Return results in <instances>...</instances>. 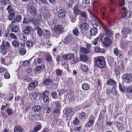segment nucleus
<instances>
[{"label":"nucleus","instance_id":"54","mask_svg":"<svg viewBox=\"0 0 132 132\" xmlns=\"http://www.w3.org/2000/svg\"><path fill=\"white\" fill-rule=\"evenodd\" d=\"M20 38L22 40L24 41L27 40V38L26 36L23 34H22L20 35Z\"/></svg>","mask_w":132,"mask_h":132},{"label":"nucleus","instance_id":"47","mask_svg":"<svg viewBox=\"0 0 132 132\" xmlns=\"http://www.w3.org/2000/svg\"><path fill=\"white\" fill-rule=\"evenodd\" d=\"M15 17V15L9 14L8 16V18L10 20H13Z\"/></svg>","mask_w":132,"mask_h":132},{"label":"nucleus","instance_id":"48","mask_svg":"<svg viewBox=\"0 0 132 132\" xmlns=\"http://www.w3.org/2000/svg\"><path fill=\"white\" fill-rule=\"evenodd\" d=\"M119 90L120 92L122 93L124 92V89L123 88L122 86L120 83H119Z\"/></svg>","mask_w":132,"mask_h":132},{"label":"nucleus","instance_id":"4","mask_svg":"<svg viewBox=\"0 0 132 132\" xmlns=\"http://www.w3.org/2000/svg\"><path fill=\"white\" fill-rule=\"evenodd\" d=\"M99 24L100 28H102L105 31V35L107 36L111 37L113 34V32L110 30H107L106 27L104 26L101 21H99Z\"/></svg>","mask_w":132,"mask_h":132},{"label":"nucleus","instance_id":"38","mask_svg":"<svg viewBox=\"0 0 132 132\" xmlns=\"http://www.w3.org/2000/svg\"><path fill=\"white\" fill-rule=\"evenodd\" d=\"M12 44L15 48L18 47L19 46V42L16 40H13L12 42Z\"/></svg>","mask_w":132,"mask_h":132},{"label":"nucleus","instance_id":"1","mask_svg":"<svg viewBox=\"0 0 132 132\" xmlns=\"http://www.w3.org/2000/svg\"><path fill=\"white\" fill-rule=\"evenodd\" d=\"M94 62L98 67L101 68H104L106 65L104 58L102 56L95 57L94 59Z\"/></svg>","mask_w":132,"mask_h":132},{"label":"nucleus","instance_id":"8","mask_svg":"<svg viewBox=\"0 0 132 132\" xmlns=\"http://www.w3.org/2000/svg\"><path fill=\"white\" fill-rule=\"evenodd\" d=\"M123 80L126 82L130 83L132 81V75L125 74L123 76Z\"/></svg>","mask_w":132,"mask_h":132},{"label":"nucleus","instance_id":"31","mask_svg":"<svg viewBox=\"0 0 132 132\" xmlns=\"http://www.w3.org/2000/svg\"><path fill=\"white\" fill-rule=\"evenodd\" d=\"M45 57L46 60L48 62H50L52 61V57L50 54H46L45 55Z\"/></svg>","mask_w":132,"mask_h":132},{"label":"nucleus","instance_id":"25","mask_svg":"<svg viewBox=\"0 0 132 132\" xmlns=\"http://www.w3.org/2000/svg\"><path fill=\"white\" fill-rule=\"evenodd\" d=\"M39 123L40 125L38 124L35 126L33 130H30L31 132H37L38 131L41 129L42 126L40 125L41 124L40 123Z\"/></svg>","mask_w":132,"mask_h":132},{"label":"nucleus","instance_id":"24","mask_svg":"<svg viewBox=\"0 0 132 132\" xmlns=\"http://www.w3.org/2000/svg\"><path fill=\"white\" fill-rule=\"evenodd\" d=\"M31 29L30 27H26L25 28L24 30L23 31V32L26 35H29L31 33Z\"/></svg>","mask_w":132,"mask_h":132},{"label":"nucleus","instance_id":"12","mask_svg":"<svg viewBox=\"0 0 132 132\" xmlns=\"http://www.w3.org/2000/svg\"><path fill=\"white\" fill-rule=\"evenodd\" d=\"M97 26V25L96 23L94 24V27L92 28L90 31L91 35L94 36L96 35L97 33V30L96 28Z\"/></svg>","mask_w":132,"mask_h":132},{"label":"nucleus","instance_id":"56","mask_svg":"<svg viewBox=\"0 0 132 132\" xmlns=\"http://www.w3.org/2000/svg\"><path fill=\"white\" fill-rule=\"evenodd\" d=\"M15 19L17 22H20L22 19L21 16L19 15H18L16 16Z\"/></svg>","mask_w":132,"mask_h":132},{"label":"nucleus","instance_id":"22","mask_svg":"<svg viewBox=\"0 0 132 132\" xmlns=\"http://www.w3.org/2000/svg\"><path fill=\"white\" fill-rule=\"evenodd\" d=\"M44 68V67L43 65H41L40 66H37L36 67V72L37 73H39L41 72Z\"/></svg>","mask_w":132,"mask_h":132},{"label":"nucleus","instance_id":"37","mask_svg":"<svg viewBox=\"0 0 132 132\" xmlns=\"http://www.w3.org/2000/svg\"><path fill=\"white\" fill-rule=\"evenodd\" d=\"M82 87L84 90H87L89 88V86L88 84L86 83L83 84L82 86Z\"/></svg>","mask_w":132,"mask_h":132},{"label":"nucleus","instance_id":"57","mask_svg":"<svg viewBox=\"0 0 132 132\" xmlns=\"http://www.w3.org/2000/svg\"><path fill=\"white\" fill-rule=\"evenodd\" d=\"M24 80L28 82H31L32 81V78L30 77L27 76L25 77V78L24 79Z\"/></svg>","mask_w":132,"mask_h":132},{"label":"nucleus","instance_id":"50","mask_svg":"<svg viewBox=\"0 0 132 132\" xmlns=\"http://www.w3.org/2000/svg\"><path fill=\"white\" fill-rule=\"evenodd\" d=\"M56 108H59L61 106L60 102V101H56L54 102Z\"/></svg>","mask_w":132,"mask_h":132},{"label":"nucleus","instance_id":"14","mask_svg":"<svg viewBox=\"0 0 132 132\" xmlns=\"http://www.w3.org/2000/svg\"><path fill=\"white\" fill-rule=\"evenodd\" d=\"M66 14V12L63 9L60 10L57 13L58 16L60 18L64 17Z\"/></svg>","mask_w":132,"mask_h":132},{"label":"nucleus","instance_id":"52","mask_svg":"<svg viewBox=\"0 0 132 132\" xmlns=\"http://www.w3.org/2000/svg\"><path fill=\"white\" fill-rule=\"evenodd\" d=\"M70 17L71 19L72 22H74L76 20V18L74 15H71L70 16Z\"/></svg>","mask_w":132,"mask_h":132},{"label":"nucleus","instance_id":"3","mask_svg":"<svg viewBox=\"0 0 132 132\" xmlns=\"http://www.w3.org/2000/svg\"><path fill=\"white\" fill-rule=\"evenodd\" d=\"M121 13H123L122 18L125 20H129V18L130 17L131 12L130 11H128L126 8L123 7L121 9Z\"/></svg>","mask_w":132,"mask_h":132},{"label":"nucleus","instance_id":"6","mask_svg":"<svg viewBox=\"0 0 132 132\" xmlns=\"http://www.w3.org/2000/svg\"><path fill=\"white\" fill-rule=\"evenodd\" d=\"M28 13L32 16H36L37 15L38 11L37 9L33 6H29L28 9Z\"/></svg>","mask_w":132,"mask_h":132},{"label":"nucleus","instance_id":"18","mask_svg":"<svg viewBox=\"0 0 132 132\" xmlns=\"http://www.w3.org/2000/svg\"><path fill=\"white\" fill-rule=\"evenodd\" d=\"M113 124L117 127V129L119 131H122L124 128V126L122 125L121 123L119 122L114 121Z\"/></svg>","mask_w":132,"mask_h":132},{"label":"nucleus","instance_id":"59","mask_svg":"<svg viewBox=\"0 0 132 132\" xmlns=\"http://www.w3.org/2000/svg\"><path fill=\"white\" fill-rule=\"evenodd\" d=\"M79 15H80L81 16L84 17L85 18H86L87 17L86 13L83 11H81Z\"/></svg>","mask_w":132,"mask_h":132},{"label":"nucleus","instance_id":"39","mask_svg":"<svg viewBox=\"0 0 132 132\" xmlns=\"http://www.w3.org/2000/svg\"><path fill=\"white\" fill-rule=\"evenodd\" d=\"M81 68L84 72H86L88 70V66L86 65H83L81 67Z\"/></svg>","mask_w":132,"mask_h":132},{"label":"nucleus","instance_id":"40","mask_svg":"<svg viewBox=\"0 0 132 132\" xmlns=\"http://www.w3.org/2000/svg\"><path fill=\"white\" fill-rule=\"evenodd\" d=\"M86 113L84 112H82L79 114V118L81 119H84L86 117Z\"/></svg>","mask_w":132,"mask_h":132},{"label":"nucleus","instance_id":"36","mask_svg":"<svg viewBox=\"0 0 132 132\" xmlns=\"http://www.w3.org/2000/svg\"><path fill=\"white\" fill-rule=\"evenodd\" d=\"M26 51L23 48H21L18 50L19 53L21 55H23L25 54Z\"/></svg>","mask_w":132,"mask_h":132},{"label":"nucleus","instance_id":"64","mask_svg":"<svg viewBox=\"0 0 132 132\" xmlns=\"http://www.w3.org/2000/svg\"><path fill=\"white\" fill-rule=\"evenodd\" d=\"M30 106H28L27 107H26L25 109V112H27L29 114H31V112H29V111L30 110Z\"/></svg>","mask_w":132,"mask_h":132},{"label":"nucleus","instance_id":"19","mask_svg":"<svg viewBox=\"0 0 132 132\" xmlns=\"http://www.w3.org/2000/svg\"><path fill=\"white\" fill-rule=\"evenodd\" d=\"M79 50L80 52L84 54H88L90 52L89 49L85 47H81Z\"/></svg>","mask_w":132,"mask_h":132},{"label":"nucleus","instance_id":"20","mask_svg":"<svg viewBox=\"0 0 132 132\" xmlns=\"http://www.w3.org/2000/svg\"><path fill=\"white\" fill-rule=\"evenodd\" d=\"M72 39V38L71 36L69 35L67 36L63 41L65 44H68L70 43Z\"/></svg>","mask_w":132,"mask_h":132},{"label":"nucleus","instance_id":"15","mask_svg":"<svg viewBox=\"0 0 132 132\" xmlns=\"http://www.w3.org/2000/svg\"><path fill=\"white\" fill-rule=\"evenodd\" d=\"M131 30L128 27H124L121 31L122 34H131Z\"/></svg>","mask_w":132,"mask_h":132},{"label":"nucleus","instance_id":"33","mask_svg":"<svg viewBox=\"0 0 132 132\" xmlns=\"http://www.w3.org/2000/svg\"><path fill=\"white\" fill-rule=\"evenodd\" d=\"M116 82L114 80L112 79H110L108 80L106 83L107 85H114L116 84Z\"/></svg>","mask_w":132,"mask_h":132},{"label":"nucleus","instance_id":"32","mask_svg":"<svg viewBox=\"0 0 132 132\" xmlns=\"http://www.w3.org/2000/svg\"><path fill=\"white\" fill-rule=\"evenodd\" d=\"M11 31L14 32H16L19 30V27L17 25L13 26L11 28Z\"/></svg>","mask_w":132,"mask_h":132},{"label":"nucleus","instance_id":"46","mask_svg":"<svg viewBox=\"0 0 132 132\" xmlns=\"http://www.w3.org/2000/svg\"><path fill=\"white\" fill-rule=\"evenodd\" d=\"M51 95L53 98L54 99H56L58 97L57 94L55 92H52Z\"/></svg>","mask_w":132,"mask_h":132},{"label":"nucleus","instance_id":"26","mask_svg":"<svg viewBox=\"0 0 132 132\" xmlns=\"http://www.w3.org/2000/svg\"><path fill=\"white\" fill-rule=\"evenodd\" d=\"M35 29L37 30V33L40 36H42L43 35V32L41 28L38 25L35 26Z\"/></svg>","mask_w":132,"mask_h":132},{"label":"nucleus","instance_id":"41","mask_svg":"<svg viewBox=\"0 0 132 132\" xmlns=\"http://www.w3.org/2000/svg\"><path fill=\"white\" fill-rule=\"evenodd\" d=\"M30 22H31L34 25H36L37 23L38 20L36 18H33L30 20Z\"/></svg>","mask_w":132,"mask_h":132},{"label":"nucleus","instance_id":"60","mask_svg":"<svg viewBox=\"0 0 132 132\" xmlns=\"http://www.w3.org/2000/svg\"><path fill=\"white\" fill-rule=\"evenodd\" d=\"M6 112L9 116H10L12 114V111L11 109L9 108L6 110Z\"/></svg>","mask_w":132,"mask_h":132},{"label":"nucleus","instance_id":"10","mask_svg":"<svg viewBox=\"0 0 132 132\" xmlns=\"http://www.w3.org/2000/svg\"><path fill=\"white\" fill-rule=\"evenodd\" d=\"M63 27L61 25H55L53 29L54 31L56 33H61L63 31Z\"/></svg>","mask_w":132,"mask_h":132},{"label":"nucleus","instance_id":"63","mask_svg":"<svg viewBox=\"0 0 132 132\" xmlns=\"http://www.w3.org/2000/svg\"><path fill=\"white\" fill-rule=\"evenodd\" d=\"M119 67L120 69L122 71L125 68L124 64L123 63H121L119 65Z\"/></svg>","mask_w":132,"mask_h":132},{"label":"nucleus","instance_id":"49","mask_svg":"<svg viewBox=\"0 0 132 132\" xmlns=\"http://www.w3.org/2000/svg\"><path fill=\"white\" fill-rule=\"evenodd\" d=\"M27 46L28 47H31L33 46V43L32 42L30 41H27L26 43Z\"/></svg>","mask_w":132,"mask_h":132},{"label":"nucleus","instance_id":"23","mask_svg":"<svg viewBox=\"0 0 132 132\" xmlns=\"http://www.w3.org/2000/svg\"><path fill=\"white\" fill-rule=\"evenodd\" d=\"M42 107L38 105L34 106L32 108V110L35 112H39L42 109Z\"/></svg>","mask_w":132,"mask_h":132},{"label":"nucleus","instance_id":"58","mask_svg":"<svg viewBox=\"0 0 132 132\" xmlns=\"http://www.w3.org/2000/svg\"><path fill=\"white\" fill-rule=\"evenodd\" d=\"M30 22V20L24 17L23 21V22L24 23L27 24Z\"/></svg>","mask_w":132,"mask_h":132},{"label":"nucleus","instance_id":"13","mask_svg":"<svg viewBox=\"0 0 132 132\" xmlns=\"http://www.w3.org/2000/svg\"><path fill=\"white\" fill-rule=\"evenodd\" d=\"M79 28L81 30H87L89 28L88 24L86 23L83 22L79 25Z\"/></svg>","mask_w":132,"mask_h":132},{"label":"nucleus","instance_id":"30","mask_svg":"<svg viewBox=\"0 0 132 132\" xmlns=\"http://www.w3.org/2000/svg\"><path fill=\"white\" fill-rule=\"evenodd\" d=\"M44 35L46 38H49L51 36V34L50 31L47 30H44Z\"/></svg>","mask_w":132,"mask_h":132},{"label":"nucleus","instance_id":"27","mask_svg":"<svg viewBox=\"0 0 132 132\" xmlns=\"http://www.w3.org/2000/svg\"><path fill=\"white\" fill-rule=\"evenodd\" d=\"M89 0H83L81 6L84 7H86L89 6Z\"/></svg>","mask_w":132,"mask_h":132},{"label":"nucleus","instance_id":"29","mask_svg":"<svg viewBox=\"0 0 132 132\" xmlns=\"http://www.w3.org/2000/svg\"><path fill=\"white\" fill-rule=\"evenodd\" d=\"M43 109L44 110V112L47 113H49L51 111V108L47 105H45Z\"/></svg>","mask_w":132,"mask_h":132},{"label":"nucleus","instance_id":"7","mask_svg":"<svg viewBox=\"0 0 132 132\" xmlns=\"http://www.w3.org/2000/svg\"><path fill=\"white\" fill-rule=\"evenodd\" d=\"M72 111V109L70 107H69L65 108L63 110V112L66 117H69L73 115V113Z\"/></svg>","mask_w":132,"mask_h":132},{"label":"nucleus","instance_id":"45","mask_svg":"<svg viewBox=\"0 0 132 132\" xmlns=\"http://www.w3.org/2000/svg\"><path fill=\"white\" fill-rule=\"evenodd\" d=\"M31 95L32 96L31 99L34 100H35L37 96V94L36 93H32Z\"/></svg>","mask_w":132,"mask_h":132},{"label":"nucleus","instance_id":"2","mask_svg":"<svg viewBox=\"0 0 132 132\" xmlns=\"http://www.w3.org/2000/svg\"><path fill=\"white\" fill-rule=\"evenodd\" d=\"M11 46L7 41L3 42L2 44L0 46V52L3 55L6 54L9 52Z\"/></svg>","mask_w":132,"mask_h":132},{"label":"nucleus","instance_id":"35","mask_svg":"<svg viewBox=\"0 0 132 132\" xmlns=\"http://www.w3.org/2000/svg\"><path fill=\"white\" fill-rule=\"evenodd\" d=\"M52 80L50 79H47L45 80L43 82L44 84L46 85H49L52 82Z\"/></svg>","mask_w":132,"mask_h":132},{"label":"nucleus","instance_id":"28","mask_svg":"<svg viewBox=\"0 0 132 132\" xmlns=\"http://www.w3.org/2000/svg\"><path fill=\"white\" fill-rule=\"evenodd\" d=\"M80 61L84 62H86L88 60V57L85 55L81 54L80 56Z\"/></svg>","mask_w":132,"mask_h":132},{"label":"nucleus","instance_id":"34","mask_svg":"<svg viewBox=\"0 0 132 132\" xmlns=\"http://www.w3.org/2000/svg\"><path fill=\"white\" fill-rule=\"evenodd\" d=\"M14 132H22V129L20 127L16 126L14 127Z\"/></svg>","mask_w":132,"mask_h":132},{"label":"nucleus","instance_id":"42","mask_svg":"<svg viewBox=\"0 0 132 132\" xmlns=\"http://www.w3.org/2000/svg\"><path fill=\"white\" fill-rule=\"evenodd\" d=\"M3 35L4 36H5L7 37H8L9 36L8 34H9V31L8 30H3Z\"/></svg>","mask_w":132,"mask_h":132},{"label":"nucleus","instance_id":"21","mask_svg":"<svg viewBox=\"0 0 132 132\" xmlns=\"http://www.w3.org/2000/svg\"><path fill=\"white\" fill-rule=\"evenodd\" d=\"M73 13L74 14L76 15H79L81 11L79 9V7L77 5H75L73 9Z\"/></svg>","mask_w":132,"mask_h":132},{"label":"nucleus","instance_id":"62","mask_svg":"<svg viewBox=\"0 0 132 132\" xmlns=\"http://www.w3.org/2000/svg\"><path fill=\"white\" fill-rule=\"evenodd\" d=\"M127 91L129 93H132V85L130 86L127 88Z\"/></svg>","mask_w":132,"mask_h":132},{"label":"nucleus","instance_id":"61","mask_svg":"<svg viewBox=\"0 0 132 132\" xmlns=\"http://www.w3.org/2000/svg\"><path fill=\"white\" fill-rule=\"evenodd\" d=\"M4 77L5 79H9L10 77V76L9 74L7 72V71L5 72L4 74Z\"/></svg>","mask_w":132,"mask_h":132},{"label":"nucleus","instance_id":"17","mask_svg":"<svg viewBox=\"0 0 132 132\" xmlns=\"http://www.w3.org/2000/svg\"><path fill=\"white\" fill-rule=\"evenodd\" d=\"M111 43V40L108 37H105L103 42V44L106 47H108L110 45Z\"/></svg>","mask_w":132,"mask_h":132},{"label":"nucleus","instance_id":"44","mask_svg":"<svg viewBox=\"0 0 132 132\" xmlns=\"http://www.w3.org/2000/svg\"><path fill=\"white\" fill-rule=\"evenodd\" d=\"M62 71L59 69H57L56 70V73L57 76H60L62 75Z\"/></svg>","mask_w":132,"mask_h":132},{"label":"nucleus","instance_id":"5","mask_svg":"<svg viewBox=\"0 0 132 132\" xmlns=\"http://www.w3.org/2000/svg\"><path fill=\"white\" fill-rule=\"evenodd\" d=\"M49 92L48 90H46L42 93L40 94V97H42L44 102L46 103H48L49 99L48 96Z\"/></svg>","mask_w":132,"mask_h":132},{"label":"nucleus","instance_id":"11","mask_svg":"<svg viewBox=\"0 0 132 132\" xmlns=\"http://www.w3.org/2000/svg\"><path fill=\"white\" fill-rule=\"evenodd\" d=\"M108 14L106 13L105 9L102 7L101 9V15L102 18L104 19H107L108 18L107 16Z\"/></svg>","mask_w":132,"mask_h":132},{"label":"nucleus","instance_id":"53","mask_svg":"<svg viewBox=\"0 0 132 132\" xmlns=\"http://www.w3.org/2000/svg\"><path fill=\"white\" fill-rule=\"evenodd\" d=\"M68 58V59L70 60L73 58L74 56V54L72 53H69L67 54Z\"/></svg>","mask_w":132,"mask_h":132},{"label":"nucleus","instance_id":"9","mask_svg":"<svg viewBox=\"0 0 132 132\" xmlns=\"http://www.w3.org/2000/svg\"><path fill=\"white\" fill-rule=\"evenodd\" d=\"M89 121L85 125V127L86 128H87L89 127L92 126L94 122V116L91 115L88 119Z\"/></svg>","mask_w":132,"mask_h":132},{"label":"nucleus","instance_id":"51","mask_svg":"<svg viewBox=\"0 0 132 132\" xmlns=\"http://www.w3.org/2000/svg\"><path fill=\"white\" fill-rule=\"evenodd\" d=\"M79 122V120L77 117L75 118V120L73 121V123L75 125H77Z\"/></svg>","mask_w":132,"mask_h":132},{"label":"nucleus","instance_id":"55","mask_svg":"<svg viewBox=\"0 0 132 132\" xmlns=\"http://www.w3.org/2000/svg\"><path fill=\"white\" fill-rule=\"evenodd\" d=\"M73 32L74 35L77 36H78L79 35V31L78 29H75L73 30Z\"/></svg>","mask_w":132,"mask_h":132},{"label":"nucleus","instance_id":"16","mask_svg":"<svg viewBox=\"0 0 132 132\" xmlns=\"http://www.w3.org/2000/svg\"><path fill=\"white\" fill-rule=\"evenodd\" d=\"M37 85V82L36 81H34L29 84L28 89L30 90H32Z\"/></svg>","mask_w":132,"mask_h":132},{"label":"nucleus","instance_id":"43","mask_svg":"<svg viewBox=\"0 0 132 132\" xmlns=\"http://www.w3.org/2000/svg\"><path fill=\"white\" fill-rule=\"evenodd\" d=\"M113 52L115 55L118 56L120 52L118 48H115L113 49Z\"/></svg>","mask_w":132,"mask_h":132}]
</instances>
